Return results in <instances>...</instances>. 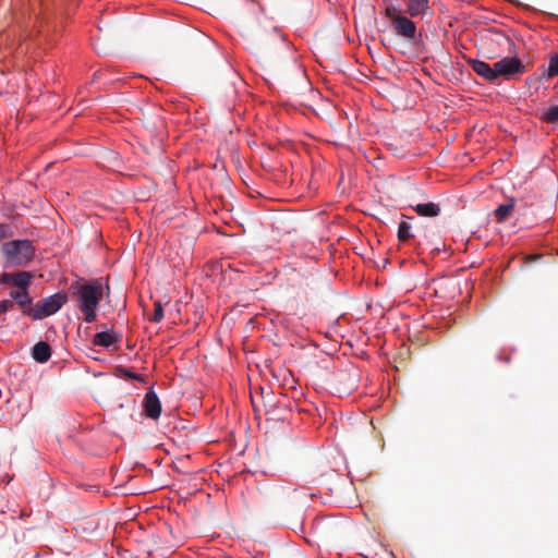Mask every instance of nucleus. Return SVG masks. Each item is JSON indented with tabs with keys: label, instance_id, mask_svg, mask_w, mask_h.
<instances>
[{
	"label": "nucleus",
	"instance_id": "412c9836",
	"mask_svg": "<svg viewBox=\"0 0 558 558\" xmlns=\"http://www.w3.org/2000/svg\"><path fill=\"white\" fill-rule=\"evenodd\" d=\"M154 306L155 308L150 322L158 323L163 318V308L159 301H156Z\"/></svg>",
	"mask_w": 558,
	"mask_h": 558
},
{
	"label": "nucleus",
	"instance_id": "6e6552de",
	"mask_svg": "<svg viewBox=\"0 0 558 558\" xmlns=\"http://www.w3.org/2000/svg\"><path fill=\"white\" fill-rule=\"evenodd\" d=\"M32 279V275L28 271H19L14 274L4 272L1 275V282L11 283L14 289H27Z\"/></svg>",
	"mask_w": 558,
	"mask_h": 558
},
{
	"label": "nucleus",
	"instance_id": "ddd939ff",
	"mask_svg": "<svg viewBox=\"0 0 558 558\" xmlns=\"http://www.w3.org/2000/svg\"><path fill=\"white\" fill-rule=\"evenodd\" d=\"M414 211L422 217H436L440 214V206L436 203L429 202L424 204H416L412 206Z\"/></svg>",
	"mask_w": 558,
	"mask_h": 558
},
{
	"label": "nucleus",
	"instance_id": "423d86ee",
	"mask_svg": "<svg viewBox=\"0 0 558 558\" xmlns=\"http://www.w3.org/2000/svg\"><path fill=\"white\" fill-rule=\"evenodd\" d=\"M393 29L397 35L410 40L414 41L416 37V25L413 21L408 19L407 16L396 17L393 20Z\"/></svg>",
	"mask_w": 558,
	"mask_h": 558
},
{
	"label": "nucleus",
	"instance_id": "1a4fd4ad",
	"mask_svg": "<svg viewBox=\"0 0 558 558\" xmlns=\"http://www.w3.org/2000/svg\"><path fill=\"white\" fill-rule=\"evenodd\" d=\"M10 296L17 303L22 313L28 316V311H32L33 305L32 298L29 296L27 289H12L10 291Z\"/></svg>",
	"mask_w": 558,
	"mask_h": 558
},
{
	"label": "nucleus",
	"instance_id": "39448f33",
	"mask_svg": "<svg viewBox=\"0 0 558 558\" xmlns=\"http://www.w3.org/2000/svg\"><path fill=\"white\" fill-rule=\"evenodd\" d=\"M496 80L502 77L505 80H515L526 72V66L515 57H505L495 62Z\"/></svg>",
	"mask_w": 558,
	"mask_h": 558
},
{
	"label": "nucleus",
	"instance_id": "0eeeda50",
	"mask_svg": "<svg viewBox=\"0 0 558 558\" xmlns=\"http://www.w3.org/2000/svg\"><path fill=\"white\" fill-rule=\"evenodd\" d=\"M143 407L149 418L157 420L161 414V403L153 388L144 397Z\"/></svg>",
	"mask_w": 558,
	"mask_h": 558
},
{
	"label": "nucleus",
	"instance_id": "2eb2a0df",
	"mask_svg": "<svg viewBox=\"0 0 558 558\" xmlns=\"http://www.w3.org/2000/svg\"><path fill=\"white\" fill-rule=\"evenodd\" d=\"M513 208H514L513 201H511L510 203H507V204L499 205L494 211V215H495L497 221L498 222L505 221L510 216Z\"/></svg>",
	"mask_w": 558,
	"mask_h": 558
},
{
	"label": "nucleus",
	"instance_id": "9b49d317",
	"mask_svg": "<svg viewBox=\"0 0 558 558\" xmlns=\"http://www.w3.org/2000/svg\"><path fill=\"white\" fill-rule=\"evenodd\" d=\"M121 340V336L114 332L101 331L94 336L93 343L98 347L109 348Z\"/></svg>",
	"mask_w": 558,
	"mask_h": 558
},
{
	"label": "nucleus",
	"instance_id": "b1692460",
	"mask_svg": "<svg viewBox=\"0 0 558 558\" xmlns=\"http://www.w3.org/2000/svg\"><path fill=\"white\" fill-rule=\"evenodd\" d=\"M538 257H539L538 255H529L525 257V260H526V263H531V262L537 259Z\"/></svg>",
	"mask_w": 558,
	"mask_h": 558
},
{
	"label": "nucleus",
	"instance_id": "5701e85b",
	"mask_svg": "<svg viewBox=\"0 0 558 558\" xmlns=\"http://www.w3.org/2000/svg\"><path fill=\"white\" fill-rule=\"evenodd\" d=\"M13 307L12 300H2L0 302V315Z\"/></svg>",
	"mask_w": 558,
	"mask_h": 558
},
{
	"label": "nucleus",
	"instance_id": "f03ea898",
	"mask_svg": "<svg viewBox=\"0 0 558 558\" xmlns=\"http://www.w3.org/2000/svg\"><path fill=\"white\" fill-rule=\"evenodd\" d=\"M71 289L78 308L84 314V320L86 323H94L97 317L96 308L104 295L101 279L80 280L72 284Z\"/></svg>",
	"mask_w": 558,
	"mask_h": 558
},
{
	"label": "nucleus",
	"instance_id": "aec40b11",
	"mask_svg": "<svg viewBox=\"0 0 558 558\" xmlns=\"http://www.w3.org/2000/svg\"><path fill=\"white\" fill-rule=\"evenodd\" d=\"M543 120L548 123L558 121V106L549 107L543 116Z\"/></svg>",
	"mask_w": 558,
	"mask_h": 558
},
{
	"label": "nucleus",
	"instance_id": "f3484780",
	"mask_svg": "<svg viewBox=\"0 0 558 558\" xmlns=\"http://www.w3.org/2000/svg\"><path fill=\"white\" fill-rule=\"evenodd\" d=\"M412 226L408 221H401L398 227V240L407 242L414 236L412 233Z\"/></svg>",
	"mask_w": 558,
	"mask_h": 558
},
{
	"label": "nucleus",
	"instance_id": "7ed1b4c3",
	"mask_svg": "<svg viewBox=\"0 0 558 558\" xmlns=\"http://www.w3.org/2000/svg\"><path fill=\"white\" fill-rule=\"evenodd\" d=\"M5 262L11 266H25L35 255V248L29 240H13L2 244Z\"/></svg>",
	"mask_w": 558,
	"mask_h": 558
},
{
	"label": "nucleus",
	"instance_id": "a211bd4d",
	"mask_svg": "<svg viewBox=\"0 0 558 558\" xmlns=\"http://www.w3.org/2000/svg\"><path fill=\"white\" fill-rule=\"evenodd\" d=\"M267 397H268V399H266L264 397V405L266 408V414L272 415L271 416L272 420H282L283 416L280 413H278V414L276 413L277 405H276V402L272 401L274 398H272L271 393H268Z\"/></svg>",
	"mask_w": 558,
	"mask_h": 558
},
{
	"label": "nucleus",
	"instance_id": "4468645a",
	"mask_svg": "<svg viewBox=\"0 0 558 558\" xmlns=\"http://www.w3.org/2000/svg\"><path fill=\"white\" fill-rule=\"evenodd\" d=\"M428 9V0H408V13L414 17L425 13Z\"/></svg>",
	"mask_w": 558,
	"mask_h": 558
},
{
	"label": "nucleus",
	"instance_id": "4be33fe9",
	"mask_svg": "<svg viewBox=\"0 0 558 558\" xmlns=\"http://www.w3.org/2000/svg\"><path fill=\"white\" fill-rule=\"evenodd\" d=\"M386 16L391 21V24H393V20L396 17H402L403 15L398 11L396 7H388L385 10Z\"/></svg>",
	"mask_w": 558,
	"mask_h": 558
},
{
	"label": "nucleus",
	"instance_id": "f257e3e1",
	"mask_svg": "<svg viewBox=\"0 0 558 558\" xmlns=\"http://www.w3.org/2000/svg\"><path fill=\"white\" fill-rule=\"evenodd\" d=\"M238 31L253 53H266L275 49L282 36L271 21L259 12H252L238 21Z\"/></svg>",
	"mask_w": 558,
	"mask_h": 558
},
{
	"label": "nucleus",
	"instance_id": "20e7f679",
	"mask_svg": "<svg viewBox=\"0 0 558 558\" xmlns=\"http://www.w3.org/2000/svg\"><path fill=\"white\" fill-rule=\"evenodd\" d=\"M66 301V293L57 292L37 302L32 311H28V316L34 320L43 319L57 313Z\"/></svg>",
	"mask_w": 558,
	"mask_h": 558
},
{
	"label": "nucleus",
	"instance_id": "f8f14e48",
	"mask_svg": "<svg viewBox=\"0 0 558 558\" xmlns=\"http://www.w3.org/2000/svg\"><path fill=\"white\" fill-rule=\"evenodd\" d=\"M32 357L38 363H46L51 357V348L45 341L37 342L32 349Z\"/></svg>",
	"mask_w": 558,
	"mask_h": 558
},
{
	"label": "nucleus",
	"instance_id": "6ab92c4d",
	"mask_svg": "<svg viewBox=\"0 0 558 558\" xmlns=\"http://www.w3.org/2000/svg\"><path fill=\"white\" fill-rule=\"evenodd\" d=\"M556 75H558V53L550 57L547 71V77H554Z\"/></svg>",
	"mask_w": 558,
	"mask_h": 558
},
{
	"label": "nucleus",
	"instance_id": "9d476101",
	"mask_svg": "<svg viewBox=\"0 0 558 558\" xmlns=\"http://www.w3.org/2000/svg\"><path fill=\"white\" fill-rule=\"evenodd\" d=\"M472 70L488 82L496 81L495 65L490 66L488 63L481 60H470Z\"/></svg>",
	"mask_w": 558,
	"mask_h": 558
},
{
	"label": "nucleus",
	"instance_id": "dca6fc26",
	"mask_svg": "<svg viewBox=\"0 0 558 558\" xmlns=\"http://www.w3.org/2000/svg\"><path fill=\"white\" fill-rule=\"evenodd\" d=\"M114 374H116V376H118L120 378L134 379V380L141 381V383H145V377L144 376H142L140 374H136V373H133L131 369L125 368L123 366L117 367L114 369Z\"/></svg>",
	"mask_w": 558,
	"mask_h": 558
}]
</instances>
